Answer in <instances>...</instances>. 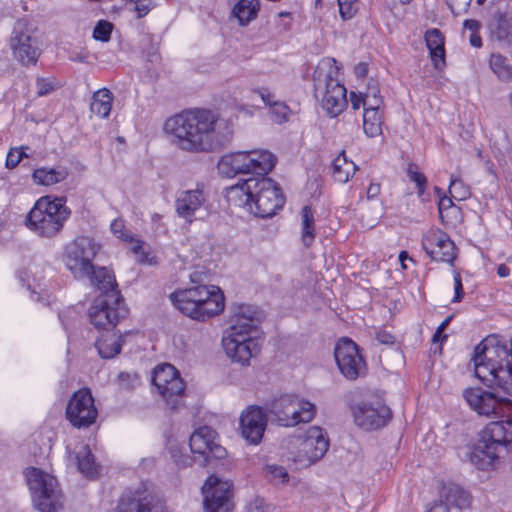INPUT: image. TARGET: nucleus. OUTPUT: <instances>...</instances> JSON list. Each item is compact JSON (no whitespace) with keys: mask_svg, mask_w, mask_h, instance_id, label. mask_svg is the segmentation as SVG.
Returning <instances> with one entry per match:
<instances>
[{"mask_svg":"<svg viewBox=\"0 0 512 512\" xmlns=\"http://www.w3.org/2000/svg\"><path fill=\"white\" fill-rule=\"evenodd\" d=\"M165 130L173 142L187 152H206L213 148L211 133L217 134V144H226L233 129L229 121L208 109L183 111L165 122Z\"/></svg>","mask_w":512,"mask_h":512,"instance_id":"f257e3e1","label":"nucleus"},{"mask_svg":"<svg viewBox=\"0 0 512 512\" xmlns=\"http://www.w3.org/2000/svg\"><path fill=\"white\" fill-rule=\"evenodd\" d=\"M475 376L488 387H499L512 395V344L488 336L475 348L472 356Z\"/></svg>","mask_w":512,"mask_h":512,"instance_id":"f03ea898","label":"nucleus"},{"mask_svg":"<svg viewBox=\"0 0 512 512\" xmlns=\"http://www.w3.org/2000/svg\"><path fill=\"white\" fill-rule=\"evenodd\" d=\"M257 311L250 305H240L230 318V325L224 331L222 346L226 355L242 366L249 365L250 359L260 350L257 333Z\"/></svg>","mask_w":512,"mask_h":512,"instance_id":"7ed1b4c3","label":"nucleus"},{"mask_svg":"<svg viewBox=\"0 0 512 512\" xmlns=\"http://www.w3.org/2000/svg\"><path fill=\"white\" fill-rule=\"evenodd\" d=\"M512 452V420L488 423L472 446L459 450V456L480 470L493 467L498 459Z\"/></svg>","mask_w":512,"mask_h":512,"instance_id":"20e7f679","label":"nucleus"},{"mask_svg":"<svg viewBox=\"0 0 512 512\" xmlns=\"http://www.w3.org/2000/svg\"><path fill=\"white\" fill-rule=\"evenodd\" d=\"M229 194L238 197L241 203L259 218L274 216L285 203L280 186L266 175L239 181L229 188Z\"/></svg>","mask_w":512,"mask_h":512,"instance_id":"39448f33","label":"nucleus"},{"mask_svg":"<svg viewBox=\"0 0 512 512\" xmlns=\"http://www.w3.org/2000/svg\"><path fill=\"white\" fill-rule=\"evenodd\" d=\"M340 67L331 57L322 58L313 72L314 96L330 117H337L347 106V90L339 79Z\"/></svg>","mask_w":512,"mask_h":512,"instance_id":"423d86ee","label":"nucleus"},{"mask_svg":"<svg viewBox=\"0 0 512 512\" xmlns=\"http://www.w3.org/2000/svg\"><path fill=\"white\" fill-rule=\"evenodd\" d=\"M173 305L184 315L198 321L215 316L224 309V295L216 286L200 285L170 295Z\"/></svg>","mask_w":512,"mask_h":512,"instance_id":"0eeeda50","label":"nucleus"},{"mask_svg":"<svg viewBox=\"0 0 512 512\" xmlns=\"http://www.w3.org/2000/svg\"><path fill=\"white\" fill-rule=\"evenodd\" d=\"M66 202L64 196L40 197L27 215V227L39 237L57 236L71 216V209Z\"/></svg>","mask_w":512,"mask_h":512,"instance_id":"6e6552de","label":"nucleus"},{"mask_svg":"<svg viewBox=\"0 0 512 512\" xmlns=\"http://www.w3.org/2000/svg\"><path fill=\"white\" fill-rule=\"evenodd\" d=\"M275 164L276 157L267 150L237 151L223 155L217 169L225 178H233L238 174L259 177L267 175Z\"/></svg>","mask_w":512,"mask_h":512,"instance_id":"1a4fd4ad","label":"nucleus"},{"mask_svg":"<svg viewBox=\"0 0 512 512\" xmlns=\"http://www.w3.org/2000/svg\"><path fill=\"white\" fill-rule=\"evenodd\" d=\"M24 476L37 510L56 512L62 507V493L54 476L36 467L26 468Z\"/></svg>","mask_w":512,"mask_h":512,"instance_id":"9d476101","label":"nucleus"},{"mask_svg":"<svg viewBox=\"0 0 512 512\" xmlns=\"http://www.w3.org/2000/svg\"><path fill=\"white\" fill-rule=\"evenodd\" d=\"M100 248V244L91 237L79 236L75 238L65 247V266L75 278H85L90 273H93V260Z\"/></svg>","mask_w":512,"mask_h":512,"instance_id":"9b49d317","label":"nucleus"},{"mask_svg":"<svg viewBox=\"0 0 512 512\" xmlns=\"http://www.w3.org/2000/svg\"><path fill=\"white\" fill-rule=\"evenodd\" d=\"M127 309L120 293L99 295L89 309L91 324L97 329L110 332L121 318L126 317Z\"/></svg>","mask_w":512,"mask_h":512,"instance_id":"f8f14e48","label":"nucleus"},{"mask_svg":"<svg viewBox=\"0 0 512 512\" xmlns=\"http://www.w3.org/2000/svg\"><path fill=\"white\" fill-rule=\"evenodd\" d=\"M35 32L36 28L27 18L18 19L14 24L10 46L23 65H34L41 54Z\"/></svg>","mask_w":512,"mask_h":512,"instance_id":"ddd939ff","label":"nucleus"},{"mask_svg":"<svg viewBox=\"0 0 512 512\" xmlns=\"http://www.w3.org/2000/svg\"><path fill=\"white\" fill-rule=\"evenodd\" d=\"M217 433L208 426L198 428L190 436L189 446L198 455L199 465L217 467L227 457V450L217 441Z\"/></svg>","mask_w":512,"mask_h":512,"instance_id":"4468645a","label":"nucleus"},{"mask_svg":"<svg viewBox=\"0 0 512 512\" xmlns=\"http://www.w3.org/2000/svg\"><path fill=\"white\" fill-rule=\"evenodd\" d=\"M151 380L167 406L177 409L185 392V383L178 370L172 364H160L153 370Z\"/></svg>","mask_w":512,"mask_h":512,"instance_id":"2eb2a0df","label":"nucleus"},{"mask_svg":"<svg viewBox=\"0 0 512 512\" xmlns=\"http://www.w3.org/2000/svg\"><path fill=\"white\" fill-rule=\"evenodd\" d=\"M204 512H233V482L216 475L209 476L202 486Z\"/></svg>","mask_w":512,"mask_h":512,"instance_id":"dca6fc26","label":"nucleus"},{"mask_svg":"<svg viewBox=\"0 0 512 512\" xmlns=\"http://www.w3.org/2000/svg\"><path fill=\"white\" fill-rule=\"evenodd\" d=\"M463 397L480 415L512 416V401L508 398H500L493 392L484 391L481 388H469L463 392Z\"/></svg>","mask_w":512,"mask_h":512,"instance_id":"f3484780","label":"nucleus"},{"mask_svg":"<svg viewBox=\"0 0 512 512\" xmlns=\"http://www.w3.org/2000/svg\"><path fill=\"white\" fill-rule=\"evenodd\" d=\"M66 418L77 429H85L95 423L98 411L90 389L75 391L66 406Z\"/></svg>","mask_w":512,"mask_h":512,"instance_id":"a211bd4d","label":"nucleus"},{"mask_svg":"<svg viewBox=\"0 0 512 512\" xmlns=\"http://www.w3.org/2000/svg\"><path fill=\"white\" fill-rule=\"evenodd\" d=\"M207 195L204 183H197L194 189L182 190L175 199L176 215L183 219L185 224L191 225L197 220L204 219L206 214Z\"/></svg>","mask_w":512,"mask_h":512,"instance_id":"6ab92c4d","label":"nucleus"},{"mask_svg":"<svg viewBox=\"0 0 512 512\" xmlns=\"http://www.w3.org/2000/svg\"><path fill=\"white\" fill-rule=\"evenodd\" d=\"M117 512H165V504L145 485L128 489L119 498Z\"/></svg>","mask_w":512,"mask_h":512,"instance_id":"aec40b11","label":"nucleus"},{"mask_svg":"<svg viewBox=\"0 0 512 512\" xmlns=\"http://www.w3.org/2000/svg\"><path fill=\"white\" fill-rule=\"evenodd\" d=\"M337 366L348 380L357 379L365 370L366 364L358 345L349 338H341L334 349Z\"/></svg>","mask_w":512,"mask_h":512,"instance_id":"412c9836","label":"nucleus"},{"mask_svg":"<svg viewBox=\"0 0 512 512\" xmlns=\"http://www.w3.org/2000/svg\"><path fill=\"white\" fill-rule=\"evenodd\" d=\"M352 413L356 425L367 431L384 427L391 418L390 408L380 399L356 404Z\"/></svg>","mask_w":512,"mask_h":512,"instance_id":"4be33fe9","label":"nucleus"},{"mask_svg":"<svg viewBox=\"0 0 512 512\" xmlns=\"http://www.w3.org/2000/svg\"><path fill=\"white\" fill-rule=\"evenodd\" d=\"M329 448L327 432L319 426L310 427L300 439L296 458L311 465L324 457Z\"/></svg>","mask_w":512,"mask_h":512,"instance_id":"5701e85b","label":"nucleus"},{"mask_svg":"<svg viewBox=\"0 0 512 512\" xmlns=\"http://www.w3.org/2000/svg\"><path fill=\"white\" fill-rule=\"evenodd\" d=\"M426 254L433 261L452 264L456 258V247L447 233L440 229L428 231L421 240Z\"/></svg>","mask_w":512,"mask_h":512,"instance_id":"b1692460","label":"nucleus"},{"mask_svg":"<svg viewBox=\"0 0 512 512\" xmlns=\"http://www.w3.org/2000/svg\"><path fill=\"white\" fill-rule=\"evenodd\" d=\"M267 417L261 407L250 406L240 417L242 436L251 444H258L264 434Z\"/></svg>","mask_w":512,"mask_h":512,"instance_id":"393cba45","label":"nucleus"},{"mask_svg":"<svg viewBox=\"0 0 512 512\" xmlns=\"http://www.w3.org/2000/svg\"><path fill=\"white\" fill-rule=\"evenodd\" d=\"M424 39L430 54L433 66L437 70L444 68L445 61V38L437 28H430L425 32Z\"/></svg>","mask_w":512,"mask_h":512,"instance_id":"a878e982","label":"nucleus"},{"mask_svg":"<svg viewBox=\"0 0 512 512\" xmlns=\"http://www.w3.org/2000/svg\"><path fill=\"white\" fill-rule=\"evenodd\" d=\"M297 395L286 394L272 401L270 412L275 417L277 423L284 427H290V421L295 419V405Z\"/></svg>","mask_w":512,"mask_h":512,"instance_id":"bb28decb","label":"nucleus"},{"mask_svg":"<svg viewBox=\"0 0 512 512\" xmlns=\"http://www.w3.org/2000/svg\"><path fill=\"white\" fill-rule=\"evenodd\" d=\"M69 460L73 461L83 475L88 478H93L98 474L97 464L95 463L94 456L88 445L80 444L75 447L73 451L67 447Z\"/></svg>","mask_w":512,"mask_h":512,"instance_id":"cd10ccee","label":"nucleus"},{"mask_svg":"<svg viewBox=\"0 0 512 512\" xmlns=\"http://www.w3.org/2000/svg\"><path fill=\"white\" fill-rule=\"evenodd\" d=\"M69 176L66 166L39 167L32 172V180L36 185L53 186L65 181Z\"/></svg>","mask_w":512,"mask_h":512,"instance_id":"c85d7f7f","label":"nucleus"},{"mask_svg":"<svg viewBox=\"0 0 512 512\" xmlns=\"http://www.w3.org/2000/svg\"><path fill=\"white\" fill-rule=\"evenodd\" d=\"M491 38L503 46L511 44V24L510 19L505 13L495 12L493 19L489 23Z\"/></svg>","mask_w":512,"mask_h":512,"instance_id":"c756f323","label":"nucleus"},{"mask_svg":"<svg viewBox=\"0 0 512 512\" xmlns=\"http://www.w3.org/2000/svg\"><path fill=\"white\" fill-rule=\"evenodd\" d=\"M440 500L443 501L448 507L454 506L459 509H464L470 505L469 494L460 486L449 483L444 484L440 491Z\"/></svg>","mask_w":512,"mask_h":512,"instance_id":"7c9ffc66","label":"nucleus"},{"mask_svg":"<svg viewBox=\"0 0 512 512\" xmlns=\"http://www.w3.org/2000/svg\"><path fill=\"white\" fill-rule=\"evenodd\" d=\"M85 278H88L91 283L102 292L101 295H106L107 293H120L117 290V283L114 275L105 267L94 266L93 273H90Z\"/></svg>","mask_w":512,"mask_h":512,"instance_id":"2f4dec72","label":"nucleus"},{"mask_svg":"<svg viewBox=\"0 0 512 512\" xmlns=\"http://www.w3.org/2000/svg\"><path fill=\"white\" fill-rule=\"evenodd\" d=\"M101 358L111 359L121 352L122 337L115 332L102 334L95 343Z\"/></svg>","mask_w":512,"mask_h":512,"instance_id":"473e14b6","label":"nucleus"},{"mask_svg":"<svg viewBox=\"0 0 512 512\" xmlns=\"http://www.w3.org/2000/svg\"><path fill=\"white\" fill-rule=\"evenodd\" d=\"M113 99L112 92L107 88L97 90L93 93L90 111L101 118H107L112 108Z\"/></svg>","mask_w":512,"mask_h":512,"instance_id":"72a5a7b5","label":"nucleus"},{"mask_svg":"<svg viewBox=\"0 0 512 512\" xmlns=\"http://www.w3.org/2000/svg\"><path fill=\"white\" fill-rule=\"evenodd\" d=\"M356 169L357 166L354 162L347 159L344 151H342L332 163L333 178L339 183H346L355 173Z\"/></svg>","mask_w":512,"mask_h":512,"instance_id":"f704fd0d","label":"nucleus"},{"mask_svg":"<svg viewBox=\"0 0 512 512\" xmlns=\"http://www.w3.org/2000/svg\"><path fill=\"white\" fill-rule=\"evenodd\" d=\"M295 405V419L290 421V427H294L300 423H308L312 421L316 414V405L297 395Z\"/></svg>","mask_w":512,"mask_h":512,"instance_id":"c9c22d12","label":"nucleus"},{"mask_svg":"<svg viewBox=\"0 0 512 512\" xmlns=\"http://www.w3.org/2000/svg\"><path fill=\"white\" fill-rule=\"evenodd\" d=\"M383 113L365 109L363 113V130L367 137L374 138L382 134Z\"/></svg>","mask_w":512,"mask_h":512,"instance_id":"e433bc0d","label":"nucleus"},{"mask_svg":"<svg viewBox=\"0 0 512 512\" xmlns=\"http://www.w3.org/2000/svg\"><path fill=\"white\" fill-rule=\"evenodd\" d=\"M260 9V2H236L232 15L244 26L253 20Z\"/></svg>","mask_w":512,"mask_h":512,"instance_id":"4c0bfd02","label":"nucleus"},{"mask_svg":"<svg viewBox=\"0 0 512 512\" xmlns=\"http://www.w3.org/2000/svg\"><path fill=\"white\" fill-rule=\"evenodd\" d=\"M302 232L301 238L305 247H310L315 239L314 213L310 206L306 205L301 210Z\"/></svg>","mask_w":512,"mask_h":512,"instance_id":"58836bf2","label":"nucleus"},{"mask_svg":"<svg viewBox=\"0 0 512 512\" xmlns=\"http://www.w3.org/2000/svg\"><path fill=\"white\" fill-rule=\"evenodd\" d=\"M489 66L496 76L502 81L512 79V65L508 58L500 53H492L489 59Z\"/></svg>","mask_w":512,"mask_h":512,"instance_id":"ea45409f","label":"nucleus"},{"mask_svg":"<svg viewBox=\"0 0 512 512\" xmlns=\"http://www.w3.org/2000/svg\"><path fill=\"white\" fill-rule=\"evenodd\" d=\"M449 193L451 198L457 201L466 200L471 195L470 187L462 179L453 175L450 178Z\"/></svg>","mask_w":512,"mask_h":512,"instance_id":"a19ab883","label":"nucleus"},{"mask_svg":"<svg viewBox=\"0 0 512 512\" xmlns=\"http://www.w3.org/2000/svg\"><path fill=\"white\" fill-rule=\"evenodd\" d=\"M416 165L410 164L407 169V176L411 182H414L417 188L418 197L425 200V189L427 185V177L416 169Z\"/></svg>","mask_w":512,"mask_h":512,"instance_id":"79ce46f5","label":"nucleus"},{"mask_svg":"<svg viewBox=\"0 0 512 512\" xmlns=\"http://www.w3.org/2000/svg\"><path fill=\"white\" fill-rule=\"evenodd\" d=\"M265 476L274 483L284 484L289 480V474L283 466L276 464H267L264 467Z\"/></svg>","mask_w":512,"mask_h":512,"instance_id":"37998d69","label":"nucleus"},{"mask_svg":"<svg viewBox=\"0 0 512 512\" xmlns=\"http://www.w3.org/2000/svg\"><path fill=\"white\" fill-rule=\"evenodd\" d=\"M169 453L173 462L179 468L191 466L193 461H197L196 457L193 459L190 455L184 453V449L178 445L171 444L169 446Z\"/></svg>","mask_w":512,"mask_h":512,"instance_id":"c03bdc74","label":"nucleus"},{"mask_svg":"<svg viewBox=\"0 0 512 512\" xmlns=\"http://www.w3.org/2000/svg\"><path fill=\"white\" fill-rule=\"evenodd\" d=\"M113 24L107 20H99L93 30V38L96 41L108 42L113 31Z\"/></svg>","mask_w":512,"mask_h":512,"instance_id":"a18cd8bd","label":"nucleus"},{"mask_svg":"<svg viewBox=\"0 0 512 512\" xmlns=\"http://www.w3.org/2000/svg\"><path fill=\"white\" fill-rule=\"evenodd\" d=\"M57 87V83L55 78L49 77H37L36 79V88H37V96L43 97L54 91Z\"/></svg>","mask_w":512,"mask_h":512,"instance_id":"49530a36","label":"nucleus"},{"mask_svg":"<svg viewBox=\"0 0 512 512\" xmlns=\"http://www.w3.org/2000/svg\"><path fill=\"white\" fill-rule=\"evenodd\" d=\"M139 383L140 380L136 373L121 372L118 375V384L123 390H133Z\"/></svg>","mask_w":512,"mask_h":512,"instance_id":"de8ad7c7","label":"nucleus"},{"mask_svg":"<svg viewBox=\"0 0 512 512\" xmlns=\"http://www.w3.org/2000/svg\"><path fill=\"white\" fill-rule=\"evenodd\" d=\"M24 147L20 148H11L6 157V167L8 169H13L18 166L23 158H27L28 155L25 152Z\"/></svg>","mask_w":512,"mask_h":512,"instance_id":"09e8293b","label":"nucleus"},{"mask_svg":"<svg viewBox=\"0 0 512 512\" xmlns=\"http://www.w3.org/2000/svg\"><path fill=\"white\" fill-rule=\"evenodd\" d=\"M132 252L137 256V261L141 264L153 265L156 263L154 257H151L150 253L143 249V243L140 240L135 241Z\"/></svg>","mask_w":512,"mask_h":512,"instance_id":"8fccbe9b","label":"nucleus"},{"mask_svg":"<svg viewBox=\"0 0 512 512\" xmlns=\"http://www.w3.org/2000/svg\"><path fill=\"white\" fill-rule=\"evenodd\" d=\"M110 229L112 233L119 239L126 241V242H133L134 238L133 236L129 235L128 232L125 230V225L122 220L115 219L111 225Z\"/></svg>","mask_w":512,"mask_h":512,"instance_id":"3c124183","label":"nucleus"},{"mask_svg":"<svg viewBox=\"0 0 512 512\" xmlns=\"http://www.w3.org/2000/svg\"><path fill=\"white\" fill-rule=\"evenodd\" d=\"M272 113L274 114L275 122L277 123H283L287 121V114L289 111L288 106L283 102L275 101L273 102V105L271 106Z\"/></svg>","mask_w":512,"mask_h":512,"instance_id":"603ef678","label":"nucleus"},{"mask_svg":"<svg viewBox=\"0 0 512 512\" xmlns=\"http://www.w3.org/2000/svg\"><path fill=\"white\" fill-rule=\"evenodd\" d=\"M356 3L357 2H337L339 13L343 20H349L354 17L358 10Z\"/></svg>","mask_w":512,"mask_h":512,"instance_id":"864d4df0","label":"nucleus"},{"mask_svg":"<svg viewBox=\"0 0 512 512\" xmlns=\"http://www.w3.org/2000/svg\"><path fill=\"white\" fill-rule=\"evenodd\" d=\"M271 506L261 497H256L246 506V512H270Z\"/></svg>","mask_w":512,"mask_h":512,"instance_id":"5fc2aeb1","label":"nucleus"},{"mask_svg":"<svg viewBox=\"0 0 512 512\" xmlns=\"http://www.w3.org/2000/svg\"><path fill=\"white\" fill-rule=\"evenodd\" d=\"M454 297L452 303H459L464 297V290L461 276L458 272L454 271Z\"/></svg>","mask_w":512,"mask_h":512,"instance_id":"6e6d98bb","label":"nucleus"},{"mask_svg":"<svg viewBox=\"0 0 512 512\" xmlns=\"http://www.w3.org/2000/svg\"><path fill=\"white\" fill-rule=\"evenodd\" d=\"M127 4L131 5V7L128 8L129 11L137 13V18L144 17L153 8V6L145 5L143 2H126V5Z\"/></svg>","mask_w":512,"mask_h":512,"instance_id":"4d7b16f0","label":"nucleus"},{"mask_svg":"<svg viewBox=\"0 0 512 512\" xmlns=\"http://www.w3.org/2000/svg\"><path fill=\"white\" fill-rule=\"evenodd\" d=\"M383 106V98L382 97H369L365 98L364 101V110L371 109L373 111H382L381 107Z\"/></svg>","mask_w":512,"mask_h":512,"instance_id":"13d9d810","label":"nucleus"},{"mask_svg":"<svg viewBox=\"0 0 512 512\" xmlns=\"http://www.w3.org/2000/svg\"><path fill=\"white\" fill-rule=\"evenodd\" d=\"M364 101H365V97L363 95V92H358V93H356L354 91L350 92V103H351L352 109L358 110L360 107L364 108Z\"/></svg>","mask_w":512,"mask_h":512,"instance_id":"bf43d9fd","label":"nucleus"},{"mask_svg":"<svg viewBox=\"0 0 512 512\" xmlns=\"http://www.w3.org/2000/svg\"><path fill=\"white\" fill-rule=\"evenodd\" d=\"M363 95L365 98L381 97L378 83L374 80H370L367 85L366 91L363 92Z\"/></svg>","mask_w":512,"mask_h":512,"instance_id":"052dcab7","label":"nucleus"},{"mask_svg":"<svg viewBox=\"0 0 512 512\" xmlns=\"http://www.w3.org/2000/svg\"><path fill=\"white\" fill-rule=\"evenodd\" d=\"M255 92L260 96L265 105H269L271 107L273 105V102H275L273 100L274 95L270 92L268 88L262 87L255 90Z\"/></svg>","mask_w":512,"mask_h":512,"instance_id":"680f3d73","label":"nucleus"},{"mask_svg":"<svg viewBox=\"0 0 512 512\" xmlns=\"http://www.w3.org/2000/svg\"><path fill=\"white\" fill-rule=\"evenodd\" d=\"M380 185L376 183H371L367 189V199L372 200L376 198L380 193Z\"/></svg>","mask_w":512,"mask_h":512,"instance_id":"e2e57ef3","label":"nucleus"},{"mask_svg":"<svg viewBox=\"0 0 512 512\" xmlns=\"http://www.w3.org/2000/svg\"><path fill=\"white\" fill-rule=\"evenodd\" d=\"M355 74L358 78H365L368 74V65L360 62L355 66Z\"/></svg>","mask_w":512,"mask_h":512,"instance_id":"0e129e2a","label":"nucleus"},{"mask_svg":"<svg viewBox=\"0 0 512 512\" xmlns=\"http://www.w3.org/2000/svg\"><path fill=\"white\" fill-rule=\"evenodd\" d=\"M463 27L472 31V33H477L480 28V23L474 19H467L464 21Z\"/></svg>","mask_w":512,"mask_h":512,"instance_id":"69168bd1","label":"nucleus"},{"mask_svg":"<svg viewBox=\"0 0 512 512\" xmlns=\"http://www.w3.org/2000/svg\"><path fill=\"white\" fill-rule=\"evenodd\" d=\"M428 512H449V507L442 500H439Z\"/></svg>","mask_w":512,"mask_h":512,"instance_id":"338daca9","label":"nucleus"},{"mask_svg":"<svg viewBox=\"0 0 512 512\" xmlns=\"http://www.w3.org/2000/svg\"><path fill=\"white\" fill-rule=\"evenodd\" d=\"M70 60H72L74 62H79V63H86L88 60V53L79 52V53L72 54L70 56Z\"/></svg>","mask_w":512,"mask_h":512,"instance_id":"774afa93","label":"nucleus"}]
</instances>
